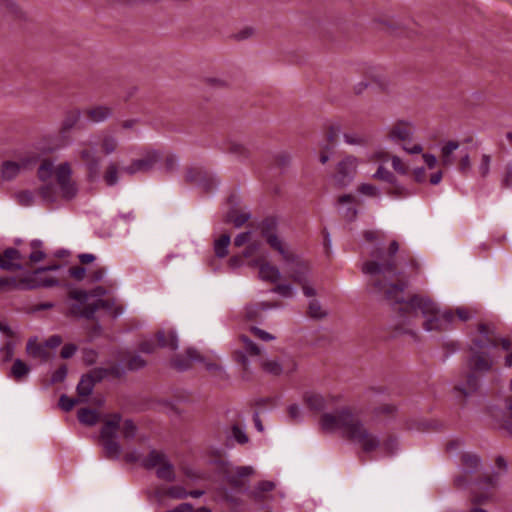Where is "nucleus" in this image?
Returning a JSON list of instances; mask_svg holds the SVG:
<instances>
[{"label": "nucleus", "mask_w": 512, "mask_h": 512, "mask_svg": "<svg viewBox=\"0 0 512 512\" xmlns=\"http://www.w3.org/2000/svg\"><path fill=\"white\" fill-rule=\"evenodd\" d=\"M372 285L376 293H383L388 301L400 304L399 314L402 325L407 324L416 327V321L421 316L423 319L422 326L427 332H444L452 328L453 312L448 309H441L430 298L415 295L408 301H403V292L407 283L386 285L379 281H373Z\"/></svg>", "instance_id": "obj_1"}, {"label": "nucleus", "mask_w": 512, "mask_h": 512, "mask_svg": "<svg viewBox=\"0 0 512 512\" xmlns=\"http://www.w3.org/2000/svg\"><path fill=\"white\" fill-rule=\"evenodd\" d=\"M37 177L42 184L36 192L25 189L13 195L18 205L30 207L36 204L37 199L50 205L57 201L59 194L63 199L71 200L78 192L77 185L72 180V167L69 162H62L55 167L52 160L44 159L37 169Z\"/></svg>", "instance_id": "obj_2"}, {"label": "nucleus", "mask_w": 512, "mask_h": 512, "mask_svg": "<svg viewBox=\"0 0 512 512\" xmlns=\"http://www.w3.org/2000/svg\"><path fill=\"white\" fill-rule=\"evenodd\" d=\"M496 347H498V338L494 325L478 324L477 330L470 334L469 356L466 360L468 372L464 383L455 387L457 391L464 396H469L478 390L480 379L476 373L485 374L492 369L495 359L490 354V350Z\"/></svg>", "instance_id": "obj_3"}, {"label": "nucleus", "mask_w": 512, "mask_h": 512, "mask_svg": "<svg viewBox=\"0 0 512 512\" xmlns=\"http://www.w3.org/2000/svg\"><path fill=\"white\" fill-rule=\"evenodd\" d=\"M320 426L327 432H341L344 438L358 445L365 453L374 452L381 446L379 437L366 427L360 413L351 407L324 413L320 419Z\"/></svg>", "instance_id": "obj_4"}, {"label": "nucleus", "mask_w": 512, "mask_h": 512, "mask_svg": "<svg viewBox=\"0 0 512 512\" xmlns=\"http://www.w3.org/2000/svg\"><path fill=\"white\" fill-rule=\"evenodd\" d=\"M69 314L78 318L92 319L99 309L112 311L114 316L122 313L120 307H115V301L112 299H95L90 301L87 291L82 289H73L68 293Z\"/></svg>", "instance_id": "obj_5"}, {"label": "nucleus", "mask_w": 512, "mask_h": 512, "mask_svg": "<svg viewBox=\"0 0 512 512\" xmlns=\"http://www.w3.org/2000/svg\"><path fill=\"white\" fill-rule=\"evenodd\" d=\"M121 415L118 413L110 415L105 421L100 431V439L103 444L105 457L108 459H119L122 448L117 442L116 437L120 429Z\"/></svg>", "instance_id": "obj_6"}, {"label": "nucleus", "mask_w": 512, "mask_h": 512, "mask_svg": "<svg viewBox=\"0 0 512 512\" xmlns=\"http://www.w3.org/2000/svg\"><path fill=\"white\" fill-rule=\"evenodd\" d=\"M260 230L267 244L281 255L284 262H293L295 260L293 251L278 235L277 222L274 219H265L260 225Z\"/></svg>", "instance_id": "obj_7"}, {"label": "nucleus", "mask_w": 512, "mask_h": 512, "mask_svg": "<svg viewBox=\"0 0 512 512\" xmlns=\"http://www.w3.org/2000/svg\"><path fill=\"white\" fill-rule=\"evenodd\" d=\"M414 133L415 127L412 122L398 121L389 128L387 136L392 142H401L403 150L408 154H420L423 151L422 145H410Z\"/></svg>", "instance_id": "obj_8"}, {"label": "nucleus", "mask_w": 512, "mask_h": 512, "mask_svg": "<svg viewBox=\"0 0 512 512\" xmlns=\"http://www.w3.org/2000/svg\"><path fill=\"white\" fill-rule=\"evenodd\" d=\"M141 465L146 469H156V475L159 479L168 482H173L176 479L174 465L162 451L151 450L149 454L141 460Z\"/></svg>", "instance_id": "obj_9"}, {"label": "nucleus", "mask_w": 512, "mask_h": 512, "mask_svg": "<svg viewBox=\"0 0 512 512\" xmlns=\"http://www.w3.org/2000/svg\"><path fill=\"white\" fill-rule=\"evenodd\" d=\"M260 366L264 372L274 376L289 375L296 371L297 362L293 356L285 354L280 358L261 359Z\"/></svg>", "instance_id": "obj_10"}, {"label": "nucleus", "mask_w": 512, "mask_h": 512, "mask_svg": "<svg viewBox=\"0 0 512 512\" xmlns=\"http://www.w3.org/2000/svg\"><path fill=\"white\" fill-rule=\"evenodd\" d=\"M76 155L78 159L86 166L90 176H95L99 172L101 158L98 155L96 144L92 141H84L79 144Z\"/></svg>", "instance_id": "obj_11"}, {"label": "nucleus", "mask_w": 512, "mask_h": 512, "mask_svg": "<svg viewBox=\"0 0 512 512\" xmlns=\"http://www.w3.org/2000/svg\"><path fill=\"white\" fill-rule=\"evenodd\" d=\"M358 164V158L353 155H348L341 160L337 164L336 172L333 176L335 184L339 187L347 186L353 180Z\"/></svg>", "instance_id": "obj_12"}, {"label": "nucleus", "mask_w": 512, "mask_h": 512, "mask_svg": "<svg viewBox=\"0 0 512 512\" xmlns=\"http://www.w3.org/2000/svg\"><path fill=\"white\" fill-rule=\"evenodd\" d=\"M240 347L235 351V359L241 363L245 370L249 369L247 356H260L261 348L250 340L246 335H241L238 339Z\"/></svg>", "instance_id": "obj_13"}, {"label": "nucleus", "mask_w": 512, "mask_h": 512, "mask_svg": "<svg viewBox=\"0 0 512 512\" xmlns=\"http://www.w3.org/2000/svg\"><path fill=\"white\" fill-rule=\"evenodd\" d=\"M160 155L157 151H148L142 158L132 161L123 171L129 175L139 172H148L159 162Z\"/></svg>", "instance_id": "obj_14"}, {"label": "nucleus", "mask_w": 512, "mask_h": 512, "mask_svg": "<svg viewBox=\"0 0 512 512\" xmlns=\"http://www.w3.org/2000/svg\"><path fill=\"white\" fill-rule=\"evenodd\" d=\"M303 401L313 411L320 412L337 401L333 395H322L314 391L305 392Z\"/></svg>", "instance_id": "obj_15"}, {"label": "nucleus", "mask_w": 512, "mask_h": 512, "mask_svg": "<svg viewBox=\"0 0 512 512\" xmlns=\"http://www.w3.org/2000/svg\"><path fill=\"white\" fill-rule=\"evenodd\" d=\"M254 474L251 466H236L227 468L225 471V481L233 488H241L244 485V478Z\"/></svg>", "instance_id": "obj_16"}, {"label": "nucleus", "mask_w": 512, "mask_h": 512, "mask_svg": "<svg viewBox=\"0 0 512 512\" xmlns=\"http://www.w3.org/2000/svg\"><path fill=\"white\" fill-rule=\"evenodd\" d=\"M99 151L103 155L115 153L119 147V140L113 130H102L98 134Z\"/></svg>", "instance_id": "obj_17"}, {"label": "nucleus", "mask_w": 512, "mask_h": 512, "mask_svg": "<svg viewBox=\"0 0 512 512\" xmlns=\"http://www.w3.org/2000/svg\"><path fill=\"white\" fill-rule=\"evenodd\" d=\"M249 266L259 268V277L263 281L276 283L281 278L280 270L276 266L268 262L260 260H251L249 262Z\"/></svg>", "instance_id": "obj_18"}, {"label": "nucleus", "mask_w": 512, "mask_h": 512, "mask_svg": "<svg viewBox=\"0 0 512 512\" xmlns=\"http://www.w3.org/2000/svg\"><path fill=\"white\" fill-rule=\"evenodd\" d=\"M290 264V268L288 269L289 278L297 284H304L305 281L309 280V272L310 268L307 263L298 259L295 255V260L293 262H286Z\"/></svg>", "instance_id": "obj_19"}, {"label": "nucleus", "mask_w": 512, "mask_h": 512, "mask_svg": "<svg viewBox=\"0 0 512 512\" xmlns=\"http://www.w3.org/2000/svg\"><path fill=\"white\" fill-rule=\"evenodd\" d=\"M194 361L204 362V359L195 349L189 348L184 354L177 355L172 360V366L179 371H184L189 369Z\"/></svg>", "instance_id": "obj_20"}, {"label": "nucleus", "mask_w": 512, "mask_h": 512, "mask_svg": "<svg viewBox=\"0 0 512 512\" xmlns=\"http://www.w3.org/2000/svg\"><path fill=\"white\" fill-rule=\"evenodd\" d=\"M36 270L33 274L25 277L26 290L36 289L39 287H53L59 284L55 277L43 276Z\"/></svg>", "instance_id": "obj_21"}, {"label": "nucleus", "mask_w": 512, "mask_h": 512, "mask_svg": "<svg viewBox=\"0 0 512 512\" xmlns=\"http://www.w3.org/2000/svg\"><path fill=\"white\" fill-rule=\"evenodd\" d=\"M21 254L17 249L8 248L0 255V269L20 270L22 265L19 263Z\"/></svg>", "instance_id": "obj_22"}, {"label": "nucleus", "mask_w": 512, "mask_h": 512, "mask_svg": "<svg viewBox=\"0 0 512 512\" xmlns=\"http://www.w3.org/2000/svg\"><path fill=\"white\" fill-rule=\"evenodd\" d=\"M85 116L93 123H102L110 119L113 109L106 105H96L84 111Z\"/></svg>", "instance_id": "obj_23"}, {"label": "nucleus", "mask_w": 512, "mask_h": 512, "mask_svg": "<svg viewBox=\"0 0 512 512\" xmlns=\"http://www.w3.org/2000/svg\"><path fill=\"white\" fill-rule=\"evenodd\" d=\"M101 376L95 371L93 373L82 376L77 385V393L79 397H88L95 386L96 381L100 380Z\"/></svg>", "instance_id": "obj_24"}, {"label": "nucleus", "mask_w": 512, "mask_h": 512, "mask_svg": "<svg viewBox=\"0 0 512 512\" xmlns=\"http://www.w3.org/2000/svg\"><path fill=\"white\" fill-rule=\"evenodd\" d=\"M362 271L365 274L370 275H376L380 273H394L395 272V265L393 261L389 260L385 263H378L376 261H369L366 262L363 267Z\"/></svg>", "instance_id": "obj_25"}, {"label": "nucleus", "mask_w": 512, "mask_h": 512, "mask_svg": "<svg viewBox=\"0 0 512 512\" xmlns=\"http://www.w3.org/2000/svg\"><path fill=\"white\" fill-rule=\"evenodd\" d=\"M158 346L174 351L178 348V338L173 330L158 331L156 334Z\"/></svg>", "instance_id": "obj_26"}, {"label": "nucleus", "mask_w": 512, "mask_h": 512, "mask_svg": "<svg viewBox=\"0 0 512 512\" xmlns=\"http://www.w3.org/2000/svg\"><path fill=\"white\" fill-rule=\"evenodd\" d=\"M27 353L33 358H38L42 361L50 359V353L47 351L45 344H39L36 339H30L26 347Z\"/></svg>", "instance_id": "obj_27"}, {"label": "nucleus", "mask_w": 512, "mask_h": 512, "mask_svg": "<svg viewBox=\"0 0 512 512\" xmlns=\"http://www.w3.org/2000/svg\"><path fill=\"white\" fill-rule=\"evenodd\" d=\"M459 148V142L450 140L441 147V164L449 167L454 163L453 153Z\"/></svg>", "instance_id": "obj_28"}, {"label": "nucleus", "mask_w": 512, "mask_h": 512, "mask_svg": "<svg viewBox=\"0 0 512 512\" xmlns=\"http://www.w3.org/2000/svg\"><path fill=\"white\" fill-rule=\"evenodd\" d=\"M25 277L17 279L16 277H1L0 278V293L12 290H26Z\"/></svg>", "instance_id": "obj_29"}, {"label": "nucleus", "mask_w": 512, "mask_h": 512, "mask_svg": "<svg viewBox=\"0 0 512 512\" xmlns=\"http://www.w3.org/2000/svg\"><path fill=\"white\" fill-rule=\"evenodd\" d=\"M155 496L158 498V500H161L165 496L173 499H185L188 497V491H186L182 486L175 485L166 489H157Z\"/></svg>", "instance_id": "obj_30"}, {"label": "nucleus", "mask_w": 512, "mask_h": 512, "mask_svg": "<svg viewBox=\"0 0 512 512\" xmlns=\"http://www.w3.org/2000/svg\"><path fill=\"white\" fill-rule=\"evenodd\" d=\"M224 150L241 159H247L250 156L248 147L236 140H228L225 143Z\"/></svg>", "instance_id": "obj_31"}, {"label": "nucleus", "mask_w": 512, "mask_h": 512, "mask_svg": "<svg viewBox=\"0 0 512 512\" xmlns=\"http://www.w3.org/2000/svg\"><path fill=\"white\" fill-rule=\"evenodd\" d=\"M354 201H355V198L351 194H345L338 198V203L342 206L341 213L349 221H352L356 218L357 209L354 206H347V207H345V206L354 203Z\"/></svg>", "instance_id": "obj_32"}, {"label": "nucleus", "mask_w": 512, "mask_h": 512, "mask_svg": "<svg viewBox=\"0 0 512 512\" xmlns=\"http://www.w3.org/2000/svg\"><path fill=\"white\" fill-rule=\"evenodd\" d=\"M343 138L346 144L351 146H367L370 141V137L359 131H351L343 134Z\"/></svg>", "instance_id": "obj_33"}, {"label": "nucleus", "mask_w": 512, "mask_h": 512, "mask_svg": "<svg viewBox=\"0 0 512 512\" xmlns=\"http://www.w3.org/2000/svg\"><path fill=\"white\" fill-rule=\"evenodd\" d=\"M22 166L14 161H5L1 166V179L4 181H11L15 179L20 171Z\"/></svg>", "instance_id": "obj_34"}, {"label": "nucleus", "mask_w": 512, "mask_h": 512, "mask_svg": "<svg viewBox=\"0 0 512 512\" xmlns=\"http://www.w3.org/2000/svg\"><path fill=\"white\" fill-rule=\"evenodd\" d=\"M250 217L251 215L249 212L232 209L226 214L225 221L232 223L236 228H240L250 219Z\"/></svg>", "instance_id": "obj_35"}, {"label": "nucleus", "mask_w": 512, "mask_h": 512, "mask_svg": "<svg viewBox=\"0 0 512 512\" xmlns=\"http://www.w3.org/2000/svg\"><path fill=\"white\" fill-rule=\"evenodd\" d=\"M78 420L84 425L93 426L98 422L99 414L96 410L82 408L78 411Z\"/></svg>", "instance_id": "obj_36"}, {"label": "nucleus", "mask_w": 512, "mask_h": 512, "mask_svg": "<svg viewBox=\"0 0 512 512\" xmlns=\"http://www.w3.org/2000/svg\"><path fill=\"white\" fill-rule=\"evenodd\" d=\"M30 372L29 366L20 359H16L11 368V376L16 381H21Z\"/></svg>", "instance_id": "obj_37"}, {"label": "nucleus", "mask_w": 512, "mask_h": 512, "mask_svg": "<svg viewBox=\"0 0 512 512\" xmlns=\"http://www.w3.org/2000/svg\"><path fill=\"white\" fill-rule=\"evenodd\" d=\"M230 242L231 239L228 234H223L219 239L215 241L214 251L217 257L224 258L227 256Z\"/></svg>", "instance_id": "obj_38"}, {"label": "nucleus", "mask_w": 512, "mask_h": 512, "mask_svg": "<svg viewBox=\"0 0 512 512\" xmlns=\"http://www.w3.org/2000/svg\"><path fill=\"white\" fill-rule=\"evenodd\" d=\"M461 459L464 474L472 473L480 464L479 458L474 454L465 453L462 455Z\"/></svg>", "instance_id": "obj_39"}, {"label": "nucleus", "mask_w": 512, "mask_h": 512, "mask_svg": "<svg viewBox=\"0 0 512 512\" xmlns=\"http://www.w3.org/2000/svg\"><path fill=\"white\" fill-rule=\"evenodd\" d=\"M81 118V112L78 109L70 110L66 113L62 121V130L69 131L79 122Z\"/></svg>", "instance_id": "obj_40"}, {"label": "nucleus", "mask_w": 512, "mask_h": 512, "mask_svg": "<svg viewBox=\"0 0 512 512\" xmlns=\"http://www.w3.org/2000/svg\"><path fill=\"white\" fill-rule=\"evenodd\" d=\"M308 315L314 319H323L328 315V312L318 300L312 299L308 305Z\"/></svg>", "instance_id": "obj_41"}, {"label": "nucleus", "mask_w": 512, "mask_h": 512, "mask_svg": "<svg viewBox=\"0 0 512 512\" xmlns=\"http://www.w3.org/2000/svg\"><path fill=\"white\" fill-rule=\"evenodd\" d=\"M103 178L108 186H113L118 182V167L114 162L108 164Z\"/></svg>", "instance_id": "obj_42"}, {"label": "nucleus", "mask_w": 512, "mask_h": 512, "mask_svg": "<svg viewBox=\"0 0 512 512\" xmlns=\"http://www.w3.org/2000/svg\"><path fill=\"white\" fill-rule=\"evenodd\" d=\"M390 188L387 190V193L391 196L397 197V198H403L407 197L413 194L412 191L398 183L397 179L395 178L394 183H390Z\"/></svg>", "instance_id": "obj_43"}, {"label": "nucleus", "mask_w": 512, "mask_h": 512, "mask_svg": "<svg viewBox=\"0 0 512 512\" xmlns=\"http://www.w3.org/2000/svg\"><path fill=\"white\" fill-rule=\"evenodd\" d=\"M275 488V484L272 481H261L255 487L253 491V496L256 499H262L263 493L270 492Z\"/></svg>", "instance_id": "obj_44"}, {"label": "nucleus", "mask_w": 512, "mask_h": 512, "mask_svg": "<svg viewBox=\"0 0 512 512\" xmlns=\"http://www.w3.org/2000/svg\"><path fill=\"white\" fill-rule=\"evenodd\" d=\"M491 156L488 154H482L480 163L477 167V170L482 178H486L490 173V166H491Z\"/></svg>", "instance_id": "obj_45"}, {"label": "nucleus", "mask_w": 512, "mask_h": 512, "mask_svg": "<svg viewBox=\"0 0 512 512\" xmlns=\"http://www.w3.org/2000/svg\"><path fill=\"white\" fill-rule=\"evenodd\" d=\"M373 178L385 181L390 184L395 182L396 177L392 172H390L384 166L380 165L377 171L373 174Z\"/></svg>", "instance_id": "obj_46"}, {"label": "nucleus", "mask_w": 512, "mask_h": 512, "mask_svg": "<svg viewBox=\"0 0 512 512\" xmlns=\"http://www.w3.org/2000/svg\"><path fill=\"white\" fill-rule=\"evenodd\" d=\"M120 428H121L122 436L125 439H133L135 437L136 432H137V427L131 420H129V419L125 420L122 425L120 424Z\"/></svg>", "instance_id": "obj_47"}, {"label": "nucleus", "mask_w": 512, "mask_h": 512, "mask_svg": "<svg viewBox=\"0 0 512 512\" xmlns=\"http://www.w3.org/2000/svg\"><path fill=\"white\" fill-rule=\"evenodd\" d=\"M107 275V269L105 267H96L88 273V281L90 283L102 282Z\"/></svg>", "instance_id": "obj_48"}, {"label": "nucleus", "mask_w": 512, "mask_h": 512, "mask_svg": "<svg viewBox=\"0 0 512 512\" xmlns=\"http://www.w3.org/2000/svg\"><path fill=\"white\" fill-rule=\"evenodd\" d=\"M272 307H275V306L267 304V303H262L260 305H254V306H248L246 308V316H247V318L254 320L258 317L260 310H267Z\"/></svg>", "instance_id": "obj_49"}, {"label": "nucleus", "mask_w": 512, "mask_h": 512, "mask_svg": "<svg viewBox=\"0 0 512 512\" xmlns=\"http://www.w3.org/2000/svg\"><path fill=\"white\" fill-rule=\"evenodd\" d=\"M231 434L232 437L239 443V444H246L249 441V438L239 425H233L231 428Z\"/></svg>", "instance_id": "obj_50"}, {"label": "nucleus", "mask_w": 512, "mask_h": 512, "mask_svg": "<svg viewBox=\"0 0 512 512\" xmlns=\"http://www.w3.org/2000/svg\"><path fill=\"white\" fill-rule=\"evenodd\" d=\"M340 133H341V125L337 122L331 123L327 127V134H326L327 141L329 143H334L337 140Z\"/></svg>", "instance_id": "obj_51"}, {"label": "nucleus", "mask_w": 512, "mask_h": 512, "mask_svg": "<svg viewBox=\"0 0 512 512\" xmlns=\"http://www.w3.org/2000/svg\"><path fill=\"white\" fill-rule=\"evenodd\" d=\"M358 191L369 197H378L380 195L379 189L372 184L363 183L358 187Z\"/></svg>", "instance_id": "obj_52"}, {"label": "nucleus", "mask_w": 512, "mask_h": 512, "mask_svg": "<svg viewBox=\"0 0 512 512\" xmlns=\"http://www.w3.org/2000/svg\"><path fill=\"white\" fill-rule=\"evenodd\" d=\"M273 292L281 295L282 297L290 298L295 294V290L290 284H278Z\"/></svg>", "instance_id": "obj_53"}, {"label": "nucleus", "mask_w": 512, "mask_h": 512, "mask_svg": "<svg viewBox=\"0 0 512 512\" xmlns=\"http://www.w3.org/2000/svg\"><path fill=\"white\" fill-rule=\"evenodd\" d=\"M391 164L393 169L402 175H406L408 173V166L401 160L398 156L391 157Z\"/></svg>", "instance_id": "obj_54"}, {"label": "nucleus", "mask_w": 512, "mask_h": 512, "mask_svg": "<svg viewBox=\"0 0 512 512\" xmlns=\"http://www.w3.org/2000/svg\"><path fill=\"white\" fill-rule=\"evenodd\" d=\"M68 274L74 280L82 281L86 277L87 271L82 266H73L69 268Z\"/></svg>", "instance_id": "obj_55"}, {"label": "nucleus", "mask_w": 512, "mask_h": 512, "mask_svg": "<svg viewBox=\"0 0 512 512\" xmlns=\"http://www.w3.org/2000/svg\"><path fill=\"white\" fill-rule=\"evenodd\" d=\"M380 448H382L386 454L391 455L397 450V440L393 437H388L381 442Z\"/></svg>", "instance_id": "obj_56"}, {"label": "nucleus", "mask_w": 512, "mask_h": 512, "mask_svg": "<svg viewBox=\"0 0 512 512\" xmlns=\"http://www.w3.org/2000/svg\"><path fill=\"white\" fill-rule=\"evenodd\" d=\"M78 402V399L70 398L67 395H62L59 399V406L64 411H70Z\"/></svg>", "instance_id": "obj_57"}, {"label": "nucleus", "mask_w": 512, "mask_h": 512, "mask_svg": "<svg viewBox=\"0 0 512 512\" xmlns=\"http://www.w3.org/2000/svg\"><path fill=\"white\" fill-rule=\"evenodd\" d=\"M39 244L40 243L38 241L32 242V247L34 250L29 255V259L32 262H40L45 258V253L39 249Z\"/></svg>", "instance_id": "obj_58"}, {"label": "nucleus", "mask_w": 512, "mask_h": 512, "mask_svg": "<svg viewBox=\"0 0 512 512\" xmlns=\"http://www.w3.org/2000/svg\"><path fill=\"white\" fill-rule=\"evenodd\" d=\"M145 365H146L145 360L139 355H135V356L131 357V359L127 363V367L130 370H138V369L143 368Z\"/></svg>", "instance_id": "obj_59"}, {"label": "nucleus", "mask_w": 512, "mask_h": 512, "mask_svg": "<svg viewBox=\"0 0 512 512\" xmlns=\"http://www.w3.org/2000/svg\"><path fill=\"white\" fill-rule=\"evenodd\" d=\"M251 235H252L251 231H246V232H242V233L238 234L234 238V246L242 247L246 243H249L251 240Z\"/></svg>", "instance_id": "obj_60"}, {"label": "nucleus", "mask_w": 512, "mask_h": 512, "mask_svg": "<svg viewBox=\"0 0 512 512\" xmlns=\"http://www.w3.org/2000/svg\"><path fill=\"white\" fill-rule=\"evenodd\" d=\"M456 315L458 316V318L461 321L465 322V321L472 319L475 315V312H473L472 310H470L466 307H458L456 309Z\"/></svg>", "instance_id": "obj_61"}, {"label": "nucleus", "mask_w": 512, "mask_h": 512, "mask_svg": "<svg viewBox=\"0 0 512 512\" xmlns=\"http://www.w3.org/2000/svg\"><path fill=\"white\" fill-rule=\"evenodd\" d=\"M250 331L255 337H257L260 340L270 341L274 339L273 335L257 327H252Z\"/></svg>", "instance_id": "obj_62"}, {"label": "nucleus", "mask_w": 512, "mask_h": 512, "mask_svg": "<svg viewBox=\"0 0 512 512\" xmlns=\"http://www.w3.org/2000/svg\"><path fill=\"white\" fill-rule=\"evenodd\" d=\"M502 186L504 188H512V165L509 164L505 168V172L502 178Z\"/></svg>", "instance_id": "obj_63"}, {"label": "nucleus", "mask_w": 512, "mask_h": 512, "mask_svg": "<svg viewBox=\"0 0 512 512\" xmlns=\"http://www.w3.org/2000/svg\"><path fill=\"white\" fill-rule=\"evenodd\" d=\"M67 376V367L65 365H62L59 367L52 375L51 381L53 383L61 382L63 381Z\"/></svg>", "instance_id": "obj_64"}]
</instances>
